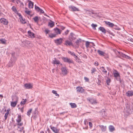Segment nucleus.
<instances>
[{"label":"nucleus","instance_id":"obj_1","mask_svg":"<svg viewBox=\"0 0 133 133\" xmlns=\"http://www.w3.org/2000/svg\"><path fill=\"white\" fill-rule=\"evenodd\" d=\"M22 117L21 115H18V117L17 119L16 120L17 122V125L20 126L23 125V124L22 122H21Z\"/></svg>","mask_w":133,"mask_h":133},{"label":"nucleus","instance_id":"obj_2","mask_svg":"<svg viewBox=\"0 0 133 133\" xmlns=\"http://www.w3.org/2000/svg\"><path fill=\"white\" fill-rule=\"evenodd\" d=\"M62 59L64 62L67 63L69 64L73 63V61L72 59L67 57H62Z\"/></svg>","mask_w":133,"mask_h":133},{"label":"nucleus","instance_id":"obj_3","mask_svg":"<svg viewBox=\"0 0 133 133\" xmlns=\"http://www.w3.org/2000/svg\"><path fill=\"white\" fill-rule=\"evenodd\" d=\"M114 77L116 78V79L119 81L120 83L121 82V79L120 77L118 72L116 70L115 72L114 73Z\"/></svg>","mask_w":133,"mask_h":133},{"label":"nucleus","instance_id":"obj_4","mask_svg":"<svg viewBox=\"0 0 133 133\" xmlns=\"http://www.w3.org/2000/svg\"><path fill=\"white\" fill-rule=\"evenodd\" d=\"M16 59H14L11 58V59L10 60L9 62V63L8 64V66L9 67H12L14 64L15 63V61Z\"/></svg>","mask_w":133,"mask_h":133},{"label":"nucleus","instance_id":"obj_5","mask_svg":"<svg viewBox=\"0 0 133 133\" xmlns=\"http://www.w3.org/2000/svg\"><path fill=\"white\" fill-rule=\"evenodd\" d=\"M87 100L92 104L97 103L96 99L93 98H88Z\"/></svg>","mask_w":133,"mask_h":133},{"label":"nucleus","instance_id":"obj_6","mask_svg":"<svg viewBox=\"0 0 133 133\" xmlns=\"http://www.w3.org/2000/svg\"><path fill=\"white\" fill-rule=\"evenodd\" d=\"M0 22L3 24L5 25H8V21L4 18H1L0 19Z\"/></svg>","mask_w":133,"mask_h":133},{"label":"nucleus","instance_id":"obj_7","mask_svg":"<svg viewBox=\"0 0 133 133\" xmlns=\"http://www.w3.org/2000/svg\"><path fill=\"white\" fill-rule=\"evenodd\" d=\"M62 72V74L64 75H66L68 73V71L66 67H62L61 68Z\"/></svg>","mask_w":133,"mask_h":133},{"label":"nucleus","instance_id":"obj_8","mask_svg":"<svg viewBox=\"0 0 133 133\" xmlns=\"http://www.w3.org/2000/svg\"><path fill=\"white\" fill-rule=\"evenodd\" d=\"M70 10L72 11H79L78 8H77L74 6H69Z\"/></svg>","mask_w":133,"mask_h":133},{"label":"nucleus","instance_id":"obj_9","mask_svg":"<svg viewBox=\"0 0 133 133\" xmlns=\"http://www.w3.org/2000/svg\"><path fill=\"white\" fill-rule=\"evenodd\" d=\"M63 39L62 38L56 39L54 40L55 43L57 45H59L61 44L62 42Z\"/></svg>","mask_w":133,"mask_h":133},{"label":"nucleus","instance_id":"obj_10","mask_svg":"<svg viewBox=\"0 0 133 133\" xmlns=\"http://www.w3.org/2000/svg\"><path fill=\"white\" fill-rule=\"evenodd\" d=\"M16 101L15 102H12L11 103V106L13 107H15L18 101V98H17L16 97Z\"/></svg>","mask_w":133,"mask_h":133},{"label":"nucleus","instance_id":"obj_11","mask_svg":"<svg viewBox=\"0 0 133 133\" xmlns=\"http://www.w3.org/2000/svg\"><path fill=\"white\" fill-rule=\"evenodd\" d=\"M51 129L52 131L55 133H58L59 131V129H57L56 128L50 126Z\"/></svg>","mask_w":133,"mask_h":133},{"label":"nucleus","instance_id":"obj_12","mask_svg":"<svg viewBox=\"0 0 133 133\" xmlns=\"http://www.w3.org/2000/svg\"><path fill=\"white\" fill-rule=\"evenodd\" d=\"M24 86L26 89H31L33 86L30 83H26L24 84Z\"/></svg>","mask_w":133,"mask_h":133},{"label":"nucleus","instance_id":"obj_13","mask_svg":"<svg viewBox=\"0 0 133 133\" xmlns=\"http://www.w3.org/2000/svg\"><path fill=\"white\" fill-rule=\"evenodd\" d=\"M35 9L38 12L39 11L41 13H43L44 12V11L42 9L36 5H35Z\"/></svg>","mask_w":133,"mask_h":133},{"label":"nucleus","instance_id":"obj_14","mask_svg":"<svg viewBox=\"0 0 133 133\" xmlns=\"http://www.w3.org/2000/svg\"><path fill=\"white\" fill-rule=\"evenodd\" d=\"M77 91V92L82 93L84 92V89L82 87H77L76 88Z\"/></svg>","mask_w":133,"mask_h":133},{"label":"nucleus","instance_id":"obj_15","mask_svg":"<svg viewBox=\"0 0 133 133\" xmlns=\"http://www.w3.org/2000/svg\"><path fill=\"white\" fill-rule=\"evenodd\" d=\"M126 95L128 97L132 96L133 95V91H129L126 92Z\"/></svg>","mask_w":133,"mask_h":133},{"label":"nucleus","instance_id":"obj_16","mask_svg":"<svg viewBox=\"0 0 133 133\" xmlns=\"http://www.w3.org/2000/svg\"><path fill=\"white\" fill-rule=\"evenodd\" d=\"M75 35L72 33H70V35L69 36V39L70 40H72L74 39H75Z\"/></svg>","mask_w":133,"mask_h":133},{"label":"nucleus","instance_id":"obj_17","mask_svg":"<svg viewBox=\"0 0 133 133\" xmlns=\"http://www.w3.org/2000/svg\"><path fill=\"white\" fill-rule=\"evenodd\" d=\"M52 63L54 64H60V62L59 60H57L56 58H54L53 60Z\"/></svg>","mask_w":133,"mask_h":133},{"label":"nucleus","instance_id":"obj_18","mask_svg":"<svg viewBox=\"0 0 133 133\" xmlns=\"http://www.w3.org/2000/svg\"><path fill=\"white\" fill-rule=\"evenodd\" d=\"M105 23L110 27H112L114 26L115 25L114 24L112 23H111L110 22L108 21H105Z\"/></svg>","mask_w":133,"mask_h":133},{"label":"nucleus","instance_id":"obj_19","mask_svg":"<svg viewBox=\"0 0 133 133\" xmlns=\"http://www.w3.org/2000/svg\"><path fill=\"white\" fill-rule=\"evenodd\" d=\"M99 127L101 128L102 131H105L106 130V126H104L103 125H99Z\"/></svg>","mask_w":133,"mask_h":133},{"label":"nucleus","instance_id":"obj_20","mask_svg":"<svg viewBox=\"0 0 133 133\" xmlns=\"http://www.w3.org/2000/svg\"><path fill=\"white\" fill-rule=\"evenodd\" d=\"M28 6L30 8H32L34 6V3L31 1H29Z\"/></svg>","mask_w":133,"mask_h":133},{"label":"nucleus","instance_id":"obj_21","mask_svg":"<svg viewBox=\"0 0 133 133\" xmlns=\"http://www.w3.org/2000/svg\"><path fill=\"white\" fill-rule=\"evenodd\" d=\"M29 35L30 37L34 38L35 35L34 34L31 32L30 31H29L28 32Z\"/></svg>","mask_w":133,"mask_h":133},{"label":"nucleus","instance_id":"obj_22","mask_svg":"<svg viewBox=\"0 0 133 133\" xmlns=\"http://www.w3.org/2000/svg\"><path fill=\"white\" fill-rule=\"evenodd\" d=\"M65 44L66 46L72 45V44L71 42L68 40H66L65 41Z\"/></svg>","mask_w":133,"mask_h":133},{"label":"nucleus","instance_id":"obj_23","mask_svg":"<svg viewBox=\"0 0 133 133\" xmlns=\"http://www.w3.org/2000/svg\"><path fill=\"white\" fill-rule=\"evenodd\" d=\"M90 43H91L94 46H95V45H94V43L92 42H90L88 41H87L85 43V46L87 48H88V47H89Z\"/></svg>","mask_w":133,"mask_h":133},{"label":"nucleus","instance_id":"obj_24","mask_svg":"<svg viewBox=\"0 0 133 133\" xmlns=\"http://www.w3.org/2000/svg\"><path fill=\"white\" fill-rule=\"evenodd\" d=\"M57 35L58 34H60L61 32L60 30L57 28H56L54 29Z\"/></svg>","mask_w":133,"mask_h":133},{"label":"nucleus","instance_id":"obj_25","mask_svg":"<svg viewBox=\"0 0 133 133\" xmlns=\"http://www.w3.org/2000/svg\"><path fill=\"white\" fill-rule=\"evenodd\" d=\"M40 18V17L38 18L37 16H36L33 18V19L34 20L35 22L38 23L39 20V19Z\"/></svg>","mask_w":133,"mask_h":133},{"label":"nucleus","instance_id":"obj_26","mask_svg":"<svg viewBox=\"0 0 133 133\" xmlns=\"http://www.w3.org/2000/svg\"><path fill=\"white\" fill-rule=\"evenodd\" d=\"M97 52L101 56H103L104 55L105 53L103 51H101L100 50H97Z\"/></svg>","mask_w":133,"mask_h":133},{"label":"nucleus","instance_id":"obj_27","mask_svg":"<svg viewBox=\"0 0 133 133\" xmlns=\"http://www.w3.org/2000/svg\"><path fill=\"white\" fill-rule=\"evenodd\" d=\"M99 30L102 32L104 33V34L106 33V30L104 28L102 27H100L99 28Z\"/></svg>","mask_w":133,"mask_h":133},{"label":"nucleus","instance_id":"obj_28","mask_svg":"<svg viewBox=\"0 0 133 133\" xmlns=\"http://www.w3.org/2000/svg\"><path fill=\"white\" fill-rule=\"evenodd\" d=\"M109 131L111 132H112L115 130V128L112 125H110L109 127Z\"/></svg>","mask_w":133,"mask_h":133},{"label":"nucleus","instance_id":"obj_29","mask_svg":"<svg viewBox=\"0 0 133 133\" xmlns=\"http://www.w3.org/2000/svg\"><path fill=\"white\" fill-rule=\"evenodd\" d=\"M100 69L105 74H107V71L105 70L104 67L103 66H102L101 67Z\"/></svg>","mask_w":133,"mask_h":133},{"label":"nucleus","instance_id":"obj_30","mask_svg":"<svg viewBox=\"0 0 133 133\" xmlns=\"http://www.w3.org/2000/svg\"><path fill=\"white\" fill-rule=\"evenodd\" d=\"M22 100L23 101H22L20 103V104L21 105H24V104H25L27 101L26 99H23Z\"/></svg>","mask_w":133,"mask_h":133},{"label":"nucleus","instance_id":"obj_31","mask_svg":"<svg viewBox=\"0 0 133 133\" xmlns=\"http://www.w3.org/2000/svg\"><path fill=\"white\" fill-rule=\"evenodd\" d=\"M70 104L72 108H76L77 107L75 103H70Z\"/></svg>","mask_w":133,"mask_h":133},{"label":"nucleus","instance_id":"obj_32","mask_svg":"<svg viewBox=\"0 0 133 133\" xmlns=\"http://www.w3.org/2000/svg\"><path fill=\"white\" fill-rule=\"evenodd\" d=\"M48 25L50 26L51 28L52 27L54 26V22L52 21L51 22L49 23Z\"/></svg>","mask_w":133,"mask_h":133},{"label":"nucleus","instance_id":"obj_33","mask_svg":"<svg viewBox=\"0 0 133 133\" xmlns=\"http://www.w3.org/2000/svg\"><path fill=\"white\" fill-rule=\"evenodd\" d=\"M68 53L70 54L71 55L75 56V58H76L77 57V56L76 55L75 53L74 52H71L70 51H68Z\"/></svg>","mask_w":133,"mask_h":133},{"label":"nucleus","instance_id":"obj_34","mask_svg":"<svg viewBox=\"0 0 133 133\" xmlns=\"http://www.w3.org/2000/svg\"><path fill=\"white\" fill-rule=\"evenodd\" d=\"M19 18L20 21L22 23L24 24L26 23L25 21V19L23 18L22 17H20Z\"/></svg>","mask_w":133,"mask_h":133},{"label":"nucleus","instance_id":"obj_35","mask_svg":"<svg viewBox=\"0 0 133 133\" xmlns=\"http://www.w3.org/2000/svg\"><path fill=\"white\" fill-rule=\"evenodd\" d=\"M57 34H51L49 35V37L51 38H53V37H56Z\"/></svg>","mask_w":133,"mask_h":133},{"label":"nucleus","instance_id":"obj_36","mask_svg":"<svg viewBox=\"0 0 133 133\" xmlns=\"http://www.w3.org/2000/svg\"><path fill=\"white\" fill-rule=\"evenodd\" d=\"M0 41L2 44H5L6 43V40L4 39H0Z\"/></svg>","mask_w":133,"mask_h":133},{"label":"nucleus","instance_id":"obj_37","mask_svg":"<svg viewBox=\"0 0 133 133\" xmlns=\"http://www.w3.org/2000/svg\"><path fill=\"white\" fill-rule=\"evenodd\" d=\"M32 110V109H31L28 111L27 112V115L28 116H30Z\"/></svg>","mask_w":133,"mask_h":133},{"label":"nucleus","instance_id":"obj_38","mask_svg":"<svg viewBox=\"0 0 133 133\" xmlns=\"http://www.w3.org/2000/svg\"><path fill=\"white\" fill-rule=\"evenodd\" d=\"M97 71L96 69L95 68H92L91 70V73L92 74H93L95 72Z\"/></svg>","mask_w":133,"mask_h":133},{"label":"nucleus","instance_id":"obj_39","mask_svg":"<svg viewBox=\"0 0 133 133\" xmlns=\"http://www.w3.org/2000/svg\"><path fill=\"white\" fill-rule=\"evenodd\" d=\"M93 29L94 30H96V27L97 26V25L96 24H92L91 25Z\"/></svg>","mask_w":133,"mask_h":133},{"label":"nucleus","instance_id":"obj_40","mask_svg":"<svg viewBox=\"0 0 133 133\" xmlns=\"http://www.w3.org/2000/svg\"><path fill=\"white\" fill-rule=\"evenodd\" d=\"M119 53L120 57L124 58L126 55L125 54H123L122 52H119Z\"/></svg>","mask_w":133,"mask_h":133},{"label":"nucleus","instance_id":"obj_41","mask_svg":"<svg viewBox=\"0 0 133 133\" xmlns=\"http://www.w3.org/2000/svg\"><path fill=\"white\" fill-rule=\"evenodd\" d=\"M12 11L15 13H16L17 12V10L16 8L14 6H13L12 7Z\"/></svg>","mask_w":133,"mask_h":133},{"label":"nucleus","instance_id":"obj_42","mask_svg":"<svg viewBox=\"0 0 133 133\" xmlns=\"http://www.w3.org/2000/svg\"><path fill=\"white\" fill-rule=\"evenodd\" d=\"M81 42V40L80 39H78L75 42L76 43V44L77 45H78Z\"/></svg>","mask_w":133,"mask_h":133},{"label":"nucleus","instance_id":"obj_43","mask_svg":"<svg viewBox=\"0 0 133 133\" xmlns=\"http://www.w3.org/2000/svg\"><path fill=\"white\" fill-rule=\"evenodd\" d=\"M111 80L110 78H108L106 81V83L107 85H109L110 82Z\"/></svg>","mask_w":133,"mask_h":133},{"label":"nucleus","instance_id":"obj_44","mask_svg":"<svg viewBox=\"0 0 133 133\" xmlns=\"http://www.w3.org/2000/svg\"><path fill=\"white\" fill-rule=\"evenodd\" d=\"M12 55V57L14 58L13 59H16V58H15V52H13L11 54Z\"/></svg>","mask_w":133,"mask_h":133},{"label":"nucleus","instance_id":"obj_45","mask_svg":"<svg viewBox=\"0 0 133 133\" xmlns=\"http://www.w3.org/2000/svg\"><path fill=\"white\" fill-rule=\"evenodd\" d=\"M44 31L46 34H47L50 32V31L48 29H46Z\"/></svg>","mask_w":133,"mask_h":133},{"label":"nucleus","instance_id":"obj_46","mask_svg":"<svg viewBox=\"0 0 133 133\" xmlns=\"http://www.w3.org/2000/svg\"><path fill=\"white\" fill-rule=\"evenodd\" d=\"M8 114H8L7 113H6L5 114V116H4V117H5V120L7 119Z\"/></svg>","mask_w":133,"mask_h":133},{"label":"nucleus","instance_id":"obj_47","mask_svg":"<svg viewBox=\"0 0 133 133\" xmlns=\"http://www.w3.org/2000/svg\"><path fill=\"white\" fill-rule=\"evenodd\" d=\"M24 107H23L21 108H19L18 109H20V111L22 113H23V110H24Z\"/></svg>","mask_w":133,"mask_h":133},{"label":"nucleus","instance_id":"obj_48","mask_svg":"<svg viewBox=\"0 0 133 133\" xmlns=\"http://www.w3.org/2000/svg\"><path fill=\"white\" fill-rule=\"evenodd\" d=\"M124 58L129 59H131V58L130 57H129L127 55H125V56Z\"/></svg>","mask_w":133,"mask_h":133},{"label":"nucleus","instance_id":"obj_49","mask_svg":"<svg viewBox=\"0 0 133 133\" xmlns=\"http://www.w3.org/2000/svg\"><path fill=\"white\" fill-rule=\"evenodd\" d=\"M89 126H90V127L91 128L92 127V123L91 122H89Z\"/></svg>","mask_w":133,"mask_h":133},{"label":"nucleus","instance_id":"obj_50","mask_svg":"<svg viewBox=\"0 0 133 133\" xmlns=\"http://www.w3.org/2000/svg\"><path fill=\"white\" fill-rule=\"evenodd\" d=\"M24 129V127H22L21 128H20V129L19 130V131L20 132H21Z\"/></svg>","mask_w":133,"mask_h":133},{"label":"nucleus","instance_id":"obj_51","mask_svg":"<svg viewBox=\"0 0 133 133\" xmlns=\"http://www.w3.org/2000/svg\"><path fill=\"white\" fill-rule=\"evenodd\" d=\"M69 32V31L68 30H66L64 32V34L65 35H66L68 34V33Z\"/></svg>","mask_w":133,"mask_h":133},{"label":"nucleus","instance_id":"obj_52","mask_svg":"<svg viewBox=\"0 0 133 133\" xmlns=\"http://www.w3.org/2000/svg\"><path fill=\"white\" fill-rule=\"evenodd\" d=\"M94 64L95 65L97 66H98L99 64V63L97 61L95 62Z\"/></svg>","mask_w":133,"mask_h":133},{"label":"nucleus","instance_id":"obj_53","mask_svg":"<svg viewBox=\"0 0 133 133\" xmlns=\"http://www.w3.org/2000/svg\"><path fill=\"white\" fill-rule=\"evenodd\" d=\"M84 79L85 80V81H86L88 82V81H89V79L87 77H84Z\"/></svg>","mask_w":133,"mask_h":133},{"label":"nucleus","instance_id":"obj_54","mask_svg":"<svg viewBox=\"0 0 133 133\" xmlns=\"http://www.w3.org/2000/svg\"><path fill=\"white\" fill-rule=\"evenodd\" d=\"M60 27V28L62 30H63L65 28V27H64L62 26H61Z\"/></svg>","mask_w":133,"mask_h":133},{"label":"nucleus","instance_id":"obj_55","mask_svg":"<svg viewBox=\"0 0 133 133\" xmlns=\"http://www.w3.org/2000/svg\"><path fill=\"white\" fill-rule=\"evenodd\" d=\"M130 109L129 108L128 109V111H126V112L128 113V114H130Z\"/></svg>","mask_w":133,"mask_h":133},{"label":"nucleus","instance_id":"obj_56","mask_svg":"<svg viewBox=\"0 0 133 133\" xmlns=\"http://www.w3.org/2000/svg\"><path fill=\"white\" fill-rule=\"evenodd\" d=\"M52 92L54 94H56L57 91H56L53 90L52 91Z\"/></svg>","mask_w":133,"mask_h":133},{"label":"nucleus","instance_id":"obj_57","mask_svg":"<svg viewBox=\"0 0 133 133\" xmlns=\"http://www.w3.org/2000/svg\"><path fill=\"white\" fill-rule=\"evenodd\" d=\"M101 83V81H100L99 80H98V82L97 83L98 84L100 85V83Z\"/></svg>","mask_w":133,"mask_h":133},{"label":"nucleus","instance_id":"obj_58","mask_svg":"<svg viewBox=\"0 0 133 133\" xmlns=\"http://www.w3.org/2000/svg\"><path fill=\"white\" fill-rule=\"evenodd\" d=\"M18 15L19 17H22L20 14L18 13Z\"/></svg>","mask_w":133,"mask_h":133},{"label":"nucleus","instance_id":"obj_59","mask_svg":"<svg viewBox=\"0 0 133 133\" xmlns=\"http://www.w3.org/2000/svg\"><path fill=\"white\" fill-rule=\"evenodd\" d=\"M55 94V95L56 96H59V95L58 94H57V92H56V94Z\"/></svg>","mask_w":133,"mask_h":133},{"label":"nucleus","instance_id":"obj_60","mask_svg":"<svg viewBox=\"0 0 133 133\" xmlns=\"http://www.w3.org/2000/svg\"><path fill=\"white\" fill-rule=\"evenodd\" d=\"M9 110H7V112L6 113H7L8 114H9Z\"/></svg>","mask_w":133,"mask_h":133},{"label":"nucleus","instance_id":"obj_61","mask_svg":"<svg viewBox=\"0 0 133 133\" xmlns=\"http://www.w3.org/2000/svg\"><path fill=\"white\" fill-rule=\"evenodd\" d=\"M0 97H2H2H3V96L2 95L0 94Z\"/></svg>","mask_w":133,"mask_h":133},{"label":"nucleus","instance_id":"obj_62","mask_svg":"<svg viewBox=\"0 0 133 133\" xmlns=\"http://www.w3.org/2000/svg\"><path fill=\"white\" fill-rule=\"evenodd\" d=\"M40 133H44V132L43 131H42L40 132Z\"/></svg>","mask_w":133,"mask_h":133},{"label":"nucleus","instance_id":"obj_63","mask_svg":"<svg viewBox=\"0 0 133 133\" xmlns=\"http://www.w3.org/2000/svg\"><path fill=\"white\" fill-rule=\"evenodd\" d=\"M29 11H28V12H27V13L28 14H29Z\"/></svg>","mask_w":133,"mask_h":133},{"label":"nucleus","instance_id":"obj_64","mask_svg":"<svg viewBox=\"0 0 133 133\" xmlns=\"http://www.w3.org/2000/svg\"><path fill=\"white\" fill-rule=\"evenodd\" d=\"M50 130L48 128L47 129V131H49Z\"/></svg>","mask_w":133,"mask_h":133}]
</instances>
